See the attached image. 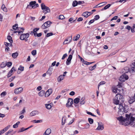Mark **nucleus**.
Here are the masks:
<instances>
[{
  "label": "nucleus",
  "instance_id": "obj_4",
  "mask_svg": "<svg viewBox=\"0 0 135 135\" xmlns=\"http://www.w3.org/2000/svg\"><path fill=\"white\" fill-rule=\"evenodd\" d=\"M21 36L20 37V39L21 40H25L26 41H27V39L29 37V34L28 33L24 34H20Z\"/></svg>",
  "mask_w": 135,
  "mask_h": 135
},
{
  "label": "nucleus",
  "instance_id": "obj_47",
  "mask_svg": "<svg viewBox=\"0 0 135 135\" xmlns=\"http://www.w3.org/2000/svg\"><path fill=\"white\" fill-rule=\"evenodd\" d=\"M7 94V93L6 91H4L3 92H2L1 94V97H2L3 96H5Z\"/></svg>",
  "mask_w": 135,
  "mask_h": 135
},
{
  "label": "nucleus",
  "instance_id": "obj_16",
  "mask_svg": "<svg viewBox=\"0 0 135 135\" xmlns=\"http://www.w3.org/2000/svg\"><path fill=\"white\" fill-rule=\"evenodd\" d=\"M135 102V98L133 96L130 98V99L128 101V102L130 104H131Z\"/></svg>",
  "mask_w": 135,
  "mask_h": 135
},
{
  "label": "nucleus",
  "instance_id": "obj_64",
  "mask_svg": "<svg viewBox=\"0 0 135 135\" xmlns=\"http://www.w3.org/2000/svg\"><path fill=\"white\" fill-rule=\"evenodd\" d=\"M75 93L73 91H71L69 94L70 95H72V96L74 95H75Z\"/></svg>",
  "mask_w": 135,
  "mask_h": 135
},
{
  "label": "nucleus",
  "instance_id": "obj_48",
  "mask_svg": "<svg viewBox=\"0 0 135 135\" xmlns=\"http://www.w3.org/2000/svg\"><path fill=\"white\" fill-rule=\"evenodd\" d=\"M17 32H18L19 35H20L21 33L23 32V31H14V33H16Z\"/></svg>",
  "mask_w": 135,
  "mask_h": 135
},
{
  "label": "nucleus",
  "instance_id": "obj_11",
  "mask_svg": "<svg viewBox=\"0 0 135 135\" xmlns=\"http://www.w3.org/2000/svg\"><path fill=\"white\" fill-rule=\"evenodd\" d=\"M120 89H119L115 87H113V91L115 93H117V94L120 93Z\"/></svg>",
  "mask_w": 135,
  "mask_h": 135
},
{
  "label": "nucleus",
  "instance_id": "obj_14",
  "mask_svg": "<svg viewBox=\"0 0 135 135\" xmlns=\"http://www.w3.org/2000/svg\"><path fill=\"white\" fill-rule=\"evenodd\" d=\"M52 92V89H48L46 92L45 96L46 97H48L50 94H51Z\"/></svg>",
  "mask_w": 135,
  "mask_h": 135
},
{
  "label": "nucleus",
  "instance_id": "obj_58",
  "mask_svg": "<svg viewBox=\"0 0 135 135\" xmlns=\"http://www.w3.org/2000/svg\"><path fill=\"white\" fill-rule=\"evenodd\" d=\"M95 21V20L94 19L91 20L88 23L89 25H90L91 23H93Z\"/></svg>",
  "mask_w": 135,
  "mask_h": 135
},
{
  "label": "nucleus",
  "instance_id": "obj_38",
  "mask_svg": "<svg viewBox=\"0 0 135 135\" xmlns=\"http://www.w3.org/2000/svg\"><path fill=\"white\" fill-rule=\"evenodd\" d=\"M90 127V125L89 123H87L86 124V126L84 128H81V129H88Z\"/></svg>",
  "mask_w": 135,
  "mask_h": 135
},
{
  "label": "nucleus",
  "instance_id": "obj_9",
  "mask_svg": "<svg viewBox=\"0 0 135 135\" xmlns=\"http://www.w3.org/2000/svg\"><path fill=\"white\" fill-rule=\"evenodd\" d=\"M72 55H69V57L67 59L66 61V65H69L71 62V60L72 59Z\"/></svg>",
  "mask_w": 135,
  "mask_h": 135
},
{
  "label": "nucleus",
  "instance_id": "obj_21",
  "mask_svg": "<svg viewBox=\"0 0 135 135\" xmlns=\"http://www.w3.org/2000/svg\"><path fill=\"white\" fill-rule=\"evenodd\" d=\"M50 10L49 7H47L46 9L45 10H43V12L45 13L44 14L48 12H50Z\"/></svg>",
  "mask_w": 135,
  "mask_h": 135
},
{
  "label": "nucleus",
  "instance_id": "obj_8",
  "mask_svg": "<svg viewBox=\"0 0 135 135\" xmlns=\"http://www.w3.org/2000/svg\"><path fill=\"white\" fill-rule=\"evenodd\" d=\"M15 68L13 67L11 69V70L8 73L7 75V77L8 78L10 77L13 74L14 71H16Z\"/></svg>",
  "mask_w": 135,
  "mask_h": 135
},
{
  "label": "nucleus",
  "instance_id": "obj_41",
  "mask_svg": "<svg viewBox=\"0 0 135 135\" xmlns=\"http://www.w3.org/2000/svg\"><path fill=\"white\" fill-rule=\"evenodd\" d=\"M105 82L104 81H101V82H100L99 83V84H98V89H99V86H100V85H101L105 84Z\"/></svg>",
  "mask_w": 135,
  "mask_h": 135
},
{
  "label": "nucleus",
  "instance_id": "obj_10",
  "mask_svg": "<svg viewBox=\"0 0 135 135\" xmlns=\"http://www.w3.org/2000/svg\"><path fill=\"white\" fill-rule=\"evenodd\" d=\"M92 13V12L87 11L83 13L82 16L86 18H87L89 16H90Z\"/></svg>",
  "mask_w": 135,
  "mask_h": 135
},
{
  "label": "nucleus",
  "instance_id": "obj_46",
  "mask_svg": "<svg viewBox=\"0 0 135 135\" xmlns=\"http://www.w3.org/2000/svg\"><path fill=\"white\" fill-rule=\"evenodd\" d=\"M65 18V17L64 15H60L59 17V19L60 20H63Z\"/></svg>",
  "mask_w": 135,
  "mask_h": 135
},
{
  "label": "nucleus",
  "instance_id": "obj_50",
  "mask_svg": "<svg viewBox=\"0 0 135 135\" xmlns=\"http://www.w3.org/2000/svg\"><path fill=\"white\" fill-rule=\"evenodd\" d=\"M53 35V33L52 32L48 33L47 34L46 36L47 37H49L50 36H52Z\"/></svg>",
  "mask_w": 135,
  "mask_h": 135
},
{
  "label": "nucleus",
  "instance_id": "obj_42",
  "mask_svg": "<svg viewBox=\"0 0 135 135\" xmlns=\"http://www.w3.org/2000/svg\"><path fill=\"white\" fill-rule=\"evenodd\" d=\"M15 78V76H13L12 77L9 78V82H11V81H13V80Z\"/></svg>",
  "mask_w": 135,
  "mask_h": 135
},
{
  "label": "nucleus",
  "instance_id": "obj_31",
  "mask_svg": "<svg viewBox=\"0 0 135 135\" xmlns=\"http://www.w3.org/2000/svg\"><path fill=\"white\" fill-rule=\"evenodd\" d=\"M72 40V36H71V37H68L67 39H66L65 40V41H69V42H68V43H70L71 41Z\"/></svg>",
  "mask_w": 135,
  "mask_h": 135
},
{
  "label": "nucleus",
  "instance_id": "obj_62",
  "mask_svg": "<svg viewBox=\"0 0 135 135\" xmlns=\"http://www.w3.org/2000/svg\"><path fill=\"white\" fill-rule=\"evenodd\" d=\"M25 112H26V110H25V108H23L22 110V111L21 112V114H23L24 113H25Z\"/></svg>",
  "mask_w": 135,
  "mask_h": 135
},
{
  "label": "nucleus",
  "instance_id": "obj_34",
  "mask_svg": "<svg viewBox=\"0 0 135 135\" xmlns=\"http://www.w3.org/2000/svg\"><path fill=\"white\" fill-rule=\"evenodd\" d=\"M77 1H76L75 0L73 1L72 5L74 7L78 5Z\"/></svg>",
  "mask_w": 135,
  "mask_h": 135
},
{
  "label": "nucleus",
  "instance_id": "obj_2",
  "mask_svg": "<svg viewBox=\"0 0 135 135\" xmlns=\"http://www.w3.org/2000/svg\"><path fill=\"white\" fill-rule=\"evenodd\" d=\"M124 97L120 94H116L113 100V103L115 104L118 105L120 103H123L124 101Z\"/></svg>",
  "mask_w": 135,
  "mask_h": 135
},
{
  "label": "nucleus",
  "instance_id": "obj_44",
  "mask_svg": "<svg viewBox=\"0 0 135 135\" xmlns=\"http://www.w3.org/2000/svg\"><path fill=\"white\" fill-rule=\"evenodd\" d=\"M24 67L22 66L21 65H20L18 69L21 70V71H23L24 70Z\"/></svg>",
  "mask_w": 135,
  "mask_h": 135
},
{
  "label": "nucleus",
  "instance_id": "obj_22",
  "mask_svg": "<svg viewBox=\"0 0 135 135\" xmlns=\"http://www.w3.org/2000/svg\"><path fill=\"white\" fill-rule=\"evenodd\" d=\"M124 70L125 71V73H128L129 72H131V70H130L129 68L128 67H126L124 68Z\"/></svg>",
  "mask_w": 135,
  "mask_h": 135
},
{
  "label": "nucleus",
  "instance_id": "obj_29",
  "mask_svg": "<svg viewBox=\"0 0 135 135\" xmlns=\"http://www.w3.org/2000/svg\"><path fill=\"white\" fill-rule=\"evenodd\" d=\"M52 69H51L50 68H49L47 71L46 73L47 74L49 75H50L52 73Z\"/></svg>",
  "mask_w": 135,
  "mask_h": 135
},
{
  "label": "nucleus",
  "instance_id": "obj_61",
  "mask_svg": "<svg viewBox=\"0 0 135 135\" xmlns=\"http://www.w3.org/2000/svg\"><path fill=\"white\" fill-rule=\"evenodd\" d=\"M83 19L82 17H79L78 18V19L77 21L78 22L81 21H83Z\"/></svg>",
  "mask_w": 135,
  "mask_h": 135
},
{
  "label": "nucleus",
  "instance_id": "obj_56",
  "mask_svg": "<svg viewBox=\"0 0 135 135\" xmlns=\"http://www.w3.org/2000/svg\"><path fill=\"white\" fill-rule=\"evenodd\" d=\"M79 132L78 131L75 130L73 134H71L70 135H75V134L78 133Z\"/></svg>",
  "mask_w": 135,
  "mask_h": 135
},
{
  "label": "nucleus",
  "instance_id": "obj_5",
  "mask_svg": "<svg viewBox=\"0 0 135 135\" xmlns=\"http://www.w3.org/2000/svg\"><path fill=\"white\" fill-rule=\"evenodd\" d=\"M52 22L49 21H48L45 22L41 26V28L43 29H46L50 26Z\"/></svg>",
  "mask_w": 135,
  "mask_h": 135
},
{
  "label": "nucleus",
  "instance_id": "obj_53",
  "mask_svg": "<svg viewBox=\"0 0 135 135\" xmlns=\"http://www.w3.org/2000/svg\"><path fill=\"white\" fill-rule=\"evenodd\" d=\"M77 4H83L84 3V2L83 1H79L78 2H77Z\"/></svg>",
  "mask_w": 135,
  "mask_h": 135
},
{
  "label": "nucleus",
  "instance_id": "obj_23",
  "mask_svg": "<svg viewBox=\"0 0 135 135\" xmlns=\"http://www.w3.org/2000/svg\"><path fill=\"white\" fill-rule=\"evenodd\" d=\"M80 37V35L79 34H78L75 37L73 38V40L74 41H76L79 39Z\"/></svg>",
  "mask_w": 135,
  "mask_h": 135
},
{
  "label": "nucleus",
  "instance_id": "obj_51",
  "mask_svg": "<svg viewBox=\"0 0 135 135\" xmlns=\"http://www.w3.org/2000/svg\"><path fill=\"white\" fill-rule=\"evenodd\" d=\"M32 54L33 55H35L36 54V50H33L31 52Z\"/></svg>",
  "mask_w": 135,
  "mask_h": 135
},
{
  "label": "nucleus",
  "instance_id": "obj_19",
  "mask_svg": "<svg viewBox=\"0 0 135 135\" xmlns=\"http://www.w3.org/2000/svg\"><path fill=\"white\" fill-rule=\"evenodd\" d=\"M64 78L63 76H62V75H60L57 78L58 81L59 82H60L64 79Z\"/></svg>",
  "mask_w": 135,
  "mask_h": 135
},
{
  "label": "nucleus",
  "instance_id": "obj_49",
  "mask_svg": "<svg viewBox=\"0 0 135 135\" xmlns=\"http://www.w3.org/2000/svg\"><path fill=\"white\" fill-rule=\"evenodd\" d=\"M10 125H9L8 126H7L5 128H4L3 129L5 132L8 129H9V128L10 127Z\"/></svg>",
  "mask_w": 135,
  "mask_h": 135
},
{
  "label": "nucleus",
  "instance_id": "obj_43",
  "mask_svg": "<svg viewBox=\"0 0 135 135\" xmlns=\"http://www.w3.org/2000/svg\"><path fill=\"white\" fill-rule=\"evenodd\" d=\"M77 18H76L75 20H73V22H71L73 20V18H71L69 20V21L71 23L72 22H74L76 20Z\"/></svg>",
  "mask_w": 135,
  "mask_h": 135
},
{
  "label": "nucleus",
  "instance_id": "obj_3",
  "mask_svg": "<svg viewBox=\"0 0 135 135\" xmlns=\"http://www.w3.org/2000/svg\"><path fill=\"white\" fill-rule=\"evenodd\" d=\"M119 105V110L118 111V113L119 114L122 115L124 113L126 112L127 111L125 110V108L123 106V103H120L118 104Z\"/></svg>",
  "mask_w": 135,
  "mask_h": 135
},
{
  "label": "nucleus",
  "instance_id": "obj_7",
  "mask_svg": "<svg viewBox=\"0 0 135 135\" xmlns=\"http://www.w3.org/2000/svg\"><path fill=\"white\" fill-rule=\"evenodd\" d=\"M73 99L70 98H69L68 99V102L66 104V106L67 107H71L72 104L73 103Z\"/></svg>",
  "mask_w": 135,
  "mask_h": 135
},
{
  "label": "nucleus",
  "instance_id": "obj_26",
  "mask_svg": "<svg viewBox=\"0 0 135 135\" xmlns=\"http://www.w3.org/2000/svg\"><path fill=\"white\" fill-rule=\"evenodd\" d=\"M80 100L79 98H76L74 100V102L75 104H77L79 102Z\"/></svg>",
  "mask_w": 135,
  "mask_h": 135
},
{
  "label": "nucleus",
  "instance_id": "obj_39",
  "mask_svg": "<svg viewBox=\"0 0 135 135\" xmlns=\"http://www.w3.org/2000/svg\"><path fill=\"white\" fill-rule=\"evenodd\" d=\"M131 31L132 32H135V24H133L132 28L131 29Z\"/></svg>",
  "mask_w": 135,
  "mask_h": 135
},
{
  "label": "nucleus",
  "instance_id": "obj_24",
  "mask_svg": "<svg viewBox=\"0 0 135 135\" xmlns=\"http://www.w3.org/2000/svg\"><path fill=\"white\" fill-rule=\"evenodd\" d=\"M18 55V53L17 52H16L13 53L12 54V56L14 58H15L17 57Z\"/></svg>",
  "mask_w": 135,
  "mask_h": 135
},
{
  "label": "nucleus",
  "instance_id": "obj_60",
  "mask_svg": "<svg viewBox=\"0 0 135 135\" xmlns=\"http://www.w3.org/2000/svg\"><path fill=\"white\" fill-rule=\"evenodd\" d=\"M118 17V16H116L115 17H113V18H112L111 20V21H112L113 20H116L117 19V18Z\"/></svg>",
  "mask_w": 135,
  "mask_h": 135
},
{
  "label": "nucleus",
  "instance_id": "obj_25",
  "mask_svg": "<svg viewBox=\"0 0 135 135\" xmlns=\"http://www.w3.org/2000/svg\"><path fill=\"white\" fill-rule=\"evenodd\" d=\"M45 93L44 91L41 90L39 93L38 95L42 97L44 95Z\"/></svg>",
  "mask_w": 135,
  "mask_h": 135
},
{
  "label": "nucleus",
  "instance_id": "obj_36",
  "mask_svg": "<svg viewBox=\"0 0 135 135\" xmlns=\"http://www.w3.org/2000/svg\"><path fill=\"white\" fill-rule=\"evenodd\" d=\"M12 28L14 30H16L18 28V25L17 24H15L12 26Z\"/></svg>",
  "mask_w": 135,
  "mask_h": 135
},
{
  "label": "nucleus",
  "instance_id": "obj_17",
  "mask_svg": "<svg viewBox=\"0 0 135 135\" xmlns=\"http://www.w3.org/2000/svg\"><path fill=\"white\" fill-rule=\"evenodd\" d=\"M51 131L50 129H47L44 133L43 135H48L50 134Z\"/></svg>",
  "mask_w": 135,
  "mask_h": 135
},
{
  "label": "nucleus",
  "instance_id": "obj_59",
  "mask_svg": "<svg viewBox=\"0 0 135 135\" xmlns=\"http://www.w3.org/2000/svg\"><path fill=\"white\" fill-rule=\"evenodd\" d=\"M67 56V55L66 54H64L63 55V56H62V57L61 58V59L62 60H64L66 58V57Z\"/></svg>",
  "mask_w": 135,
  "mask_h": 135
},
{
  "label": "nucleus",
  "instance_id": "obj_57",
  "mask_svg": "<svg viewBox=\"0 0 135 135\" xmlns=\"http://www.w3.org/2000/svg\"><path fill=\"white\" fill-rule=\"evenodd\" d=\"M85 103V101L84 100V99L82 98L81 99L80 103L81 104H83Z\"/></svg>",
  "mask_w": 135,
  "mask_h": 135
},
{
  "label": "nucleus",
  "instance_id": "obj_13",
  "mask_svg": "<svg viewBox=\"0 0 135 135\" xmlns=\"http://www.w3.org/2000/svg\"><path fill=\"white\" fill-rule=\"evenodd\" d=\"M98 123V126L96 130H103L104 128L103 125L101 123V124H100V123Z\"/></svg>",
  "mask_w": 135,
  "mask_h": 135
},
{
  "label": "nucleus",
  "instance_id": "obj_28",
  "mask_svg": "<svg viewBox=\"0 0 135 135\" xmlns=\"http://www.w3.org/2000/svg\"><path fill=\"white\" fill-rule=\"evenodd\" d=\"M121 78H124L126 80L128 79V76L124 74H123V75L121 76Z\"/></svg>",
  "mask_w": 135,
  "mask_h": 135
},
{
  "label": "nucleus",
  "instance_id": "obj_45",
  "mask_svg": "<svg viewBox=\"0 0 135 135\" xmlns=\"http://www.w3.org/2000/svg\"><path fill=\"white\" fill-rule=\"evenodd\" d=\"M32 122H34L35 123H36L41 122H42V120H33L32 121Z\"/></svg>",
  "mask_w": 135,
  "mask_h": 135
},
{
  "label": "nucleus",
  "instance_id": "obj_35",
  "mask_svg": "<svg viewBox=\"0 0 135 135\" xmlns=\"http://www.w3.org/2000/svg\"><path fill=\"white\" fill-rule=\"evenodd\" d=\"M6 66V64L5 62H2L0 65L1 67V68H3Z\"/></svg>",
  "mask_w": 135,
  "mask_h": 135
},
{
  "label": "nucleus",
  "instance_id": "obj_54",
  "mask_svg": "<svg viewBox=\"0 0 135 135\" xmlns=\"http://www.w3.org/2000/svg\"><path fill=\"white\" fill-rule=\"evenodd\" d=\"M100 18V17L98 15H96L95 17V18H94V19L95 20H97L99 19Z\"/></svg>",
  "mask_w": 135,
  "mask_h": 135
},
{
  "label": "nucleus",
  "instance_id": "obj_40",
  "mask_svg": "<svg viewBox=\"0 0 135 135\" xmlns=\"http://www.w3.org/2000/svg\"><path fill=\"white\" fill-rule=\"evenodd\" d=\"M88 120L90 124H92L93 122V120L92 118H89L88 119Z\"/></svg>",
  "mask_w": 135,
  "mask_h": 135
},
{
  "label": "nucleus",
  "instance_id": "obj_1",
  "mask_svg": "<svg viewBox=\"0 0 135 135\" xmlns=\"http://www.w3.org/2000/svg\"><path fill=\"white\" fill-rule=\"evenodd\" d=\"M126 118L121 116L118 117L117 119L119 121L122 125H123L125 123L126 125L130 124L134 126L135 125V122H134V121H135L134 117H133L131 114H126Z\"/></svg>",
  "mask_w": 135,
  "mask_h": 135
},
{
  "label": "nucleus",
  "instance_id": "obj_6",
  "mask_svg": "<svg viewBox=\"0 0 135 135\" xmlns=\"http://www.w3.org/2000/svg\"><path fill=\"white\" fill-rule=\"evenodd\" d=\"M23 90V88L22 87L16 88L15 89L14 93L17 94L22 93Z\"/></svg>",
  "mask_w": 135,
  "mask_h": 135
},
{
  "label": "nucleus",
  "instance_id": "obj_30",
  "mask_svg": "<svg viewBox=\"0 0 135 135\" xmlns=\"http://www.w3.org/2000/svg\"><path fill=\"white\" fill-rule=\"evenodd\" d=\"M41 9L42 10H45V9H46L47 7H48L46 6L44 3L41 4Z\"/></svg>",
  "mask_w": 135,
  "mask_h": 135
},
{
  "label": "nucleus",
  "instance_id": "obj_12",
  "mask_svg": "<svg viewBox=\"0 0 135 135\" xmlns=\"http://www.w3.org/2000/svg\"><path fill=\"white\" fill-rule=\"evenodd\" d=\"M131 71L135 72V60L131 64Z\"/></svg>",
  "mask_w": 135,
  "mask_h": 135
},
{
  "label": "nucleus",
  "instance_id": "obj_18",
  "mask_svg": "<svg viewBox=\"0 0 135 135\" xmlns=\"http://www.w3.org/2000/svg\"><path fill=\"white\" fill-rule=\"evenodd\" d=\"M52 104L51 103L50 104H45V105L46 108L47 109H50L52 107Z\"/></svg>",
  "mask_w": 135,
  "mask_h": 135
},
{
  "label": "nucleus",
  "instance_id": "obj_55",
  "mask_svg": "<svg viewBox=\"0 0 135 135\" xmlns=\"http://www.w3.org/2000/svg\"><path fill=\"white\" fill-rule=\"evenodd\" d=\"M36 3V2L35 1H31L30 2V4L32 6H33Z\"/></svg>",
  "mask_w": 135,
  "mask_h": 135
},
{
  "label": "nucleus",
  "instance_id": "obj_15",
  "mask_svg": "<svg viewBox=\"0 0 135 135\" xmlns=\"http://www.w3.org/2000/svg\"><path fill=\"white\" fill-rule=\"evenodd\" d=\"M39 113L38 112L37 110L33 111L30 113V116H34L38 114Z\"/></svg>",
  "mask_w": 135,
  "mask_h": 135
},
{
  "label": "nucleus",
  "instance_id": "obj_33",
  "mask_svg": "<svg viewBox=\"0 0 135 135\" xmlns=\"http://www.w3.org/2000/svg\"><path fill=\"white\" fill-rule=\"evenodd\" d=\"M96 64H95L93 66L90 67L89 68V69L90 70H93L96 68Z\"/></svg>",
  "mask_w": 135,
  "mask_h": 135
},
{
  "label": "nucleus",
  "instance_id": "obj_37",
  "mask_svg": "<svg viewBox=\"0 0 135 135\" xmlns=\"http://www.w3.org/2000/svg\"><path fill=\"white\" fill-rule=\"evenodd\" d=\"M66 121V119L64 117H62V125H64L65 123V122Z\"/></svg>",
  "mask_w": 135,
  "mask_h": 135
},
{
  "label": "nucleus",
  "instance_id": "obj_63",
  "mask_svg": "<svg viewBox=\"0 0 135 135\" xmlns=\"http://www.w3.org/2000/svg\"><path fill=\"white\" fill-rule=\"evenodd\" d=\"M39 30V28H35L33 29V32H36L37 31Z\"/></svg>",
  "mask_w": 135,
  "mask_h": 135
},
{
  "label": "nucleus",
  "instance_id": "obj_52",
  "mask_svg": "<svg viewBox=\"0 0 135 135\" xmlns=\"http://www.w3.org/2000/svg\"><path fill=\"white\" fill-rule=\"evenodd\" d=\"M12 62H8L6 64V65L8 67H9L11 66L12 65Z\"/></svg>",
  "mask_w": 135,
  "mask_h": 135
},
{
  "label": "nucleus",
  "instance_id": "obj_20",
  "mask_svg": "<svg viewBox=\"0 0 135 135\" xmlns=\"http://www.w3.org/2000/svg\"><path fill=\"white\" fill-rule=\"evenodd\" d=\"M111 4H107V5H106L105 6L104 8H103L101 10L102 11H103L104 10H106L108 8L111 6Z\"/></svg>",
  "mask_w": 135,
  "mask_h": 135
},
{
  "label": "nucleus",
  "instance_id": "obj_27",
  "mask_svg": "<svg viewBox=\"0 0 135 135\" xmlns=\"http://www.w3.org/2000/svg\"><path fill=\"white\" fill-rule=\"evenodd\" d=\"M7 39L10 43H12L13 40L11 37L10 36H8L7 37Z\"/></svg>",
  "mask_w": 135,
  "mask_h": 135
},
{
  "label": "nucleus",
  "instance_id": "obj_32",
  "mask_svg": "<svg viewBox=\"0 0 135 135\" xmlns=\"http://www.w3.org/2000/svg\"><path fill=\"white\" fill-rule=\"evenodd\" d=\"M107 3L106 2H102L98 4V5H100V6H99L98 7H101L103 6L104 5L106 4H107Z\"/></svg>",
  "mask_w": 135,
  "mask_h": 135
}]
</instances>
